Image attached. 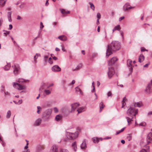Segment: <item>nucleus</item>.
Returning <instances> with one entry per match:
<instances>
[{
  "label": "nucleus",
  "instance_id": "nucleus-19",
  "mask_svg": "<svg viewBox=\"0 0 152 152\" xmlns=\"http://www.w3.org/2000/svg\"><path fill=\"white\" fill-rule=\"evenodd\" d=\"M85 109L86 107H79L77 110V111L78 112V113H79L84 111L85 110Z\"/></svg>",
  "mask_w": 152,
  "mask_h": 152
},
{
  "label": "nucleus",
  "instance_id": "nucleus-1",
  "mask_svg": "<svg viewBox=\"0 0 152 152\" xmlns=\"http://www.w3.org/2000/svg\"><path fill=\"white\" fill-rule=\"evenodd\" d=\"M121 47V43L117 41H113L107 46L106 51V56L107 57L112 53V52L119 50Z\"/></svg>",
  "mask_w": 152,
  "mask_h": 152
},
{
  "label": "nucleus",
  "instance_id": "nucleus-35",
  "mask_svg": "<svg viewBox=\"0 0 152 152\" xmlns=\"http://www.w3.org/2000/svg\"><path fill=\"white\" fill-rule=\"evenodd\" d=\"M149 147H148V148L147 149H142V150H141L140 152H149Z\"/></svg>",
  "mask_w": 152,
  "mask_h": 152
},
{
  "label": "nucleus",
  "instance_id": "nucleus-54",
  "mask_svg": "<svg viewBox=\"0 0 152 152\" xmlns=\"http://www.w3.org/2000/svg\"><path fill=\"white\" fill-rule=\"evenodd\" d=\"M17 19L18 20H22V18L20 16L18 15L17 16Z\"/></svg>",
  "mask_w": 152,
  "mask_h": 152
},
{
  "label": "nucleus",
  "instance_id": "nucleus-41",
  "mask_svg": "<svg viewBox=\"0 0 152 152\" xmlns=\"http://www.w3.org/2000/svg\"><path fill=\"white\" fill-rule=\"evenodd\" d=\"M59 152H69L66 149H61L60 151Z\"/></svg>",
  "mask_w": 152,
  "mask_h": 152
},
{
  "label": "nucleus",
  "instance_id": "nucleus-46",
  "mask_svg": "<svg viewBox=\"0 0 152 152\" xmlns=\"http://www.w3.org/2000/svg\"><path fill=\"white\" fill-rule=\"evenodd\" d=\"M146 125V123L145 122H143L142 123H141L139 125L141 126H145Z\"/></svg>",
  "mask_w": 152,
  "mask_h": 152
},
{
  "label": "nucleus",
  "instance_id": "nucleus-12",
  "mask_svg": "<svg viewBox=\"0 0 152 152\" xmlns=\"http://www.w3.org/2000/svg\"><path fill=\"white\" fill-rule=\"evenodd\" d=\"M58 148L57 145H54L51 148L50 152H58Z\"/></svg>",
  "mask_w": 152,
  "mask_h": 152
},
{
  "label": "nucleus",
  "instance_id": "nucleus-9",
  "mask_svg": "<svg viewBox=\"0 0 152 152\" xmlns=\"http://www.w3.org/2000/svg\"><path fill=\"white\" fill-rule=\"evenodd\" d=\"M132 61L130 59L128 60L127 61V66L129 68V70L130 73H131L132 72L133 68L132 67L131 63Z\"/></svg>",
  "mask_w": 152,
  "mask_h": 152
},
{
  "label": "nucleus",
  "instance_id": "nucleus-36",
  "mask_svg": "<svg viewBox=\"0 0 152 152\" xmlns=\"http://www.w3.org/2000/svg\"><path fill=\"white\" fill-rule=\"evenodd\" d=\"M11 115V113L10 111V110H8L7 111V115H6L7 118H9L10 117Z\"/></svg>",
  "mask_w": 152,
  "mask_h": 152
},
{
  "label": "nucleus",
  "instance_id": "nucleus-48",
  "mask_svg": "<svg viewBox=\"0 0 152 152\" xmlns=\"http://www.w3.org/2000/svg\"><path fill=\"white\" fill-rule=\"evenodd\" d=\"M101 15L99 13H98L97 14V17L99 19L101 18Z\"/></svg>",
  "mask_w": 152,
  "mask_h": 152
},
{
  "label": "nucleus",
  "instance_id": "nucleus-58",
  "mask_svg": "<svg viewBox=\"0 0 152 152\" xmlns=\"http://www.w3.org/2000/svg\"><path fill=\"white\" fill-rule=\"evenodd\" d=\"M104 34L105 38H106L107 37V33L106 31L105 30L104 31Z\"/></svg>",
  "mask_w": 152,
  "mask_h": 152
},
{
  "label": "nucleus",
  "instance_id": "nucleus-57",
  "mask_svg": "<svg viewBox=\"0 0 152 152\" xmlns=\"http://www.w3.org/2000/svg\"><path fill=\"white\" fill-rule=\"evenodd\" d=\"M61 48H62V50L64 51V52H65L66 51V50L65 49H64V46L63 45H62V46H61Z\"/></svg>",
  "mask_w": 152,
  "mask_h": 152
},
{
  "label": "nucleus",
  "instance_id": "nucleus-60",
  "mask_svg": "<svg viewBox=\"0 0 152 152\" xmlns=\"http://www.w3.org/2000/svg\"><path fill=\"white\" fill-rule=\"evenodd\" d=\"M117 85L118 86H120L121 87H123V85H122V84L119 85L118 83H117Z\"/></svg>",
  "mask_w": 152,
  "mask_h": 152
},
{
  "label": "nucleus",
  "instance_id": "nucleus-51",
  "mask_svg": "<svg viewBox=\"0 0 152 152\" xmlns=\"http://www.w3.org/2000/svg\"><path fill=\"white\" fill-rule=\"evenodd\" d=\"M4 87H3V86H1V92H4Z\"/></svg>",
  "mask_w": 152,
  "mask_h": 152
},
{
  "label": "nucleus",
  "instance_id": "nucleus-52",
  "mask_svg": "<svg viewBox=\"0 0 152 152\" xmlns=\"http://www.w3.org/2000/svg\"><path fill=\"white\" fill-rule=\"evenodd\" d=\"M75 89L76 91H79L81 90L80 89L78 86L77 87L75 88Z\"/></svg>",
  "mask_w": 152,
  "mask_h": 152
},
{
  "label": "nucleus",
  "instance_id": "nucleus-8",
  "mask_svg": "<svg viewBox=\"0 0 152 152\" xmlns=\"http://www.w3.org/2000/svg\"><path fill=\"white\" fill-rule=\"evenodd\" d=\"M118 60V59L116 57H114L112 58L111 59L108 61V64L109 66H111L114 64L115 62Z\"/></svg>",
  "mask_w": 152,
  "mask_h": 152
},
{
  "label": "nucleus",
  "instance_id": "nucleus-29",
  "mask_svg": "<svg viewBox=\"0 0 152 152\" xmlns=\"http://www.w3.org/2000/svg\"><path fill=\"white\" fill-rule=\"evenodd\" d=\"M52 113V110L48 109L45 111L46 114L48 115H50Z\"/></svg>",
  "mask_w": 152,
  "mask_h": 152
},
{
  "label": "nucleus",
  "instance_id": "nucleus-13",
  "mask_svg": "<svg viewBox=\"0 0 152 152\" xmlns=\"http://www.w3.org/2000/svg\"><path fill=\"white\" fill-rule=\"evenodd\" d=\"M42 119L39 118L37 119L34 122V125L35 126H39L41 123Z\"/></svg>",
  "mask_w": 152,
  "mask_h": 152
},
{
  "label": "nucleus",
  "instance_id": "nucleus-47",
  "mask_svg": "<svg viewBox=\"0 0 152 152\" xmlns=\"http://www.w3.org/2000/svg\"><path fill=\"white\" fill-rule=\"evenodd\" d=\"M107 96L108 97H112V94L110 91H109L107 93Z\"/></svg>",
  "mask_w": 152,
  "mask_h": 152
},
{
  "label": "nucleus",
  "instance_id": "nucleus-18",
  "mask_svg": "<svg viewBox=\"0 0 152 152\" xmlns=\"http://www.w3.org/2000/svg\"><path fill=\"white\" fill-rule=\"evenodd\" d=\"M147 138L149 140L148 142H152V133L150 132L147 136Z\"/></svg>",
  "mask_w": 152,
  "mask_h": 152
},
{
  "label": "nucleus",
  "instance_id": "nucleus-37",
  "mask_svg": "<svg viewBox=\"0 0 152 152\" xmlns=\"http://www.w3.org/2000/svg\"><path fill=\"white\" fill-rule=\"evenodd\" d=\"M125 129V128H123L122 129L120 130H119L117 131L116 133L115 134L117 135L120 133H121V132H123L124 131Z\"/></svg>",
  "mask_w": 152,
  "mask_h": 152
},
{
  "label": "nucleus",
  "instance_id": "nucleus-7",
  "mask_svg": "<svg viewBox=\"0 0 152 152\" xmlns=\"http://www.w3.org/2000/svg\"><path fill=\"white\" fill-rule=\"evenodd\" d=\"M152 91V80L151 81L150 83H149L146 87L145 91L148 94H150Z\"/></svg>",
  "mask_w": 152,
  "mask_h": 152
},
{
  "label": "nucleus",
  "instance_id": "nucleus-26",
  "mask_svg": "<svg viewBox=\"0 0 152 152\" xmlns=\"http://www.w3.org/2000/svg\"><path fill=\"white\" fill-rule=\"evenodd\" d=\"M121 28L119 25H118L115 26L113 30V32H114L115 31H119L120 30Z\"/></svg>",
  "mask_w": 152,
  "mask_h": 152
},
{
  "label": "nucleus",
  "instance_id": "nucleus-45",
  "mask_svg": "<svg viewBox=\"0 0 152 152\" xmlns=\"http://www.w3.org/2000/svg\"><path fill=\"white\" fill-rule=\"evenodd\" d=\"M54 112L57 113L58 112V110L57 107H55L53 109Z\"/></svg>",
  "mask_w": 152,
  "mask_h": 152
},
{
  "label": "nucleus",
  "instance_id": "nucleus-49",
  "mask_svg": "<svg viewBox=\"0 0 152 152\" xmlns=\"http://www.w3.org/2000/svg\"><path fill=\"white\" fill-rule=\"evenodd\" d=\"M127 139L129 141H130L131 139V136L130 134H129L127 137Z\"/></svg>",
  "mask_w": 152,
  "mask_h": 152
},
{
  "label": "nucleus",
  "instance_id": "nucleus-16",
  "mask_svg": "<svg viewBox=\"0 0 152 152\" xmlns=\"http://www.w3.org/2000/svg\"><path fill=\"white\" fill-rule=\"evenodd\" d=\"M80 147L82 149H85L87 147L85 140H83L82 143L80 145Z\"/></svg>",
  "mask_w": 152,
  "mask_h": 152
},
{
  "label": "nucleus",
  "instance_id": "nucleus-59",
  "mask_svg": "<svg viewBox=\"0 0 152 152\" xmlns=\"http://www.w3.org/2000/svg\"><path fill=\"white\" fill-rule=\"evenodd\" d=\"M124 16H122V17H121V18H119V21H121L123 19H124Z\"/></svg>",
  "mask_w": 152,
  "mask_h": 152
},
{
  "label": "nucleus",
  "instance_id": "nucleus-28",
  "mask_svg": "<svg viewBox=\"0 0 152 152\" xmlns=\"http://www.w3.org/2000/svg\"><path fill=\"white\" fill-rule=\"evenodd\" d=\"M144 56L142 54H141L140 55L139 57L138 61L139 62H141L144 60Z\"/></svg>",
  "mask_w": 152,
  "mask_h": 152
},
{
  "label": "nucleus",
  "instance_id": "nucleus-55",
  "mask_svg": "<svg viewBox=\"0 0 152 152\" xmlns=\"http://www.w3.org/2000/svg\"><path fill=\"white\" fill-rule=\"evenodd\" d=\"M54 85V84L53 83H51V84H50L48 87V88H49V87L53 86Z\"/></svg>",
  "mask_w": 152,
  "mask_h": 152
},
{
  "label": "nucleus",
  "instance_id": "nucleus-22",
  "mask_svg": "<svg viewBox=\"0 0 152 152\" xmlns=\"http://www.w3.org/2000/svg\"><path fill=\"white\" fill-rule=\"evenodd\" d=\"M58 38L60 40L63 41H66L67 40L66 37L64 35L59 36L58 37Z\"/></svg>",
  "mask_w": 152,
  "mask_h": 152
},
{
  "label": "nucleus",
  "instance_id": "nucleus-42",
  "mask_svg": "<svg viewBox=\"0 0 152 152\" xmlns=\"http://www.w3.org/2000/svg\"><path fill=\"white\" fill-rule=\"evenodd\" d=\"M48 58V56H44V60L45 63H46L47 61V59Z\"/></svg>",
  "mask_w": 152,
  "mask_h": 152
},
{
  "label": "nucleus",
  "instance_id": "nucleus-30",
  "mask_svg": "<svg viewBox=\"0 0 152 152\" xmlns=\"http://www.w3.org/2000/svg\"><path fill=\"white\" fill-rule=\"evenodd\" d=\"M28 142L26 143V145L24 147V150L23 152H30V151L28 149Z\"/></svg>",
  "mask_w": 152,
  "mask_h": 152
},
{
  "label": "nucleus",
  "instance_id": "nucleus-5",
  "mask_svg": "<svg viewBox=\"0 0 152 152\" xmlns=\"http://www.w3.org/2000/svg\"><path fill=\"white\" fill-rule=\"evenodd\" d=\"M13 67V73L15 75H17L19 72L20 68L18 64H14Z\"/></svg>",
  "mask_w": 152,
  "mask_h": 152
},
{
  "label": "nucleus",
  "instance_id": "nucleus-6",
  "mask_svg": "<svg viewBox=\"0 0 152 152\" xmlns=\"http://www.w3.org/2000/svg\"><path fill=\"white\" fill-rule=\"evenodd\" d=\"M115 73L114 68L111 66L108 67V72H107L108 77L110 78Z\"/></svg>",
  "mask_w": 152,
  "mask_h": 152
},
{
  "label": "nucleus",
  "instance_id": "nucleus-38",
  "mask_svg": "<svg viewBox=\"0 0 152 152\" xmlns=\"http://www.w3.org/2000/svg\"><path fill=\"white\" fill-rule=\"evenodd\" d=\"M37 112L38 114H39L40 113V111L42 110V108L40 106H38L37 107Z\"/></svg>",
  "mask_w": 152,
  "mask_h": 152
},
{
  "label": "nucleus",
  "instance_id": "nucleus-44",
  "mask_svg": "<svg viewBox=\"0 0 152 152\" xmlns=\"http://www.w3.org/2000/svg\"><path fill=\"white\" fill-rule=\"evenodd\" d=\"M125 97H124L123 99V103H122V107H124V105L126 104L125 102H124V100L125 99Z\"/></svg>",
  "mask_w": 152,
  "mask_h": 152
},
{
  "label": "nucleus",
  "instance_id": "nucleus-63",
  "mask_svg": "<svg viewBox=\"0 0 152 152\" xmlns=\"http://www.w3.org/2000/svg\"><path fill=\"white\" fill-rule=\"evenodd\" d=\"M120 34L121 36L123 37L124 36V32L122 31H121L120 32Z\"/></svg>",
  "mask_w": 152,
  "mask_h": 152
},
{
  "label": "nucleus",
  "instance_id": "nucleus-10",
  "mask_svg": "<svg viewBox=\"0 0 152 152\" xmlns=\"http://www.w3.org/2000/svg\"><path fill=\"white\" fill-rule=\"evenodd\" d=\"M79 106V104L78 103H75L72 104L71 105V112L75 111L76 108Z\"/></svg>",
  "mask_w": 152,
  "mask_h": 152
},
{
  "label": "nucleus",
  "instance_id": "nucleus-43",
  "mask_svg": "<svg viewBox=\"0 0 152 152\" xmlns=\"http://www.w3.org/2000/svg\"><path fill=\"white\" fill-rule=\"evenodd\" d=\"M25 5V4L24 3H22L19 6V7L20 8H23Z\"/></svg>",
  "mask_w": 152,
  "mask_h": 152
},
{
  "label": "nucleus",
  "instance_id": "nucleus-2",
  "mask_svg": "<svg viewBox=\"0 0 152 152\" xmlns=\"http://www.w3.org/2000/svg\"><path fill=\"white\" fill-rule=\"evenodd\" d=\"M127 114L129 116L126 117L127 121L129 125L131 123V121L132 120L133 116H135L138 113V110L135 108L131 106L127 110Z\"/></svg>",
  "mask_w": 152,
  "mask_h": 152
},
{
  "label": "nucleus",
  "instance_id": "nucleus-56",
  "mask_svg": "<svg viewBox=\"0 0 152 152\" xmlns=\"http://www.w3.org/2000/svg\"><path fill=\"white\" fill-rule=\"evenodd\" d=\"M48 61L49 63L50 64H52L53 63V61L52 60H48Z\"/></svg>",
  "mask_w": 152,
  "mask_h": 152
},
{
  "label": "nucleus",
  "instance_id": "nucleus-14",
  "mask_svg": "<svg viewBox=\"0 0 152 152\" xmlns=\"http://www.w3.org/2000/svg\"><path fill=\"white\" fill-rule=\"evenodd\" d=\"M82 64H78L75 68H72V70L73 71H78L80 69L82 68Z\"/></svg>",
  "mask_w": 152,
  "mask_h": 152
},
{
  "label": "nucleus",
  "instance_id": "nucleus-27",
  "mask_svg": "<svg viewBox=\"0 0 152 152\" xmlns=\"http://www.w3.org/2000/svg\"><path fill=\"white\" fill-rule=\"evenodd\" d=\"M60 10L61 11V13H62V14H63L64 15L69 14L70 13V12L69 11H66L65 10L63 9Z\"/></svg>",
  "mask_w": 152,
  "mask_h": 152
},
{
  "label": "nucleus",
  "instance_id": "nucleus-64",
  "mask_svg": "<svg viewBox=\"0 0 152 152\" xmlns=\"http://www.w3.org/2000/svg\"><path fill=\"white\" fill-rule=\"evenodd\" d=\"M75 80H73L72 82V83H71V84H72L73 85L75 83Z\"/></svg>",
  "mask_w": 152,
  "mask_h": 152
},
{
  "label": "nucleus",
  "instance_id": "nucleus-17",
  "mask_svg": "<svg viewBox=\"0 0 152 152\" xmlns=\"http://www.w3.org/2000/svg\"><path fill=\"white\" fill-rule=\"evenodd\" d=\"M100 140H102V139L101 138H98L97 137H94L92 139L93 142L94 143H98Z\"/></svg>",
  "mask_w": 152,
  "mask_h": 152
},
{
  "label": "nucleus",
  "instance_id": "nucleus-4",
  "mask_svg": "<svg viewBox=\"0 0 152 152\" xmlns=\"http://www.w3.org/2000/svg\"><path fill=\"white\" fill-rule=\"evenodd\" d=\"M79 134L78 131H76L75 132H67L66 135L67 138L69 140H73L76 138Z\"/></svg>",
  "mask_w": 152,
  "mask_h": 152
},
{
  "label": "nucleus",
  "instance_id": "nucleus-23",
  "mask_svg": "<svg viewBox=\"0 0 152 152\" xmlns=\"http://www.w3.org/2000/svg\"><path fill=\"white\" fill-rule=\"evenodd\" d=\"M142 103L141 102L134 103V107H140L142 106Z\"/></svg>",
  "mask_w": 152,
  "mask_h": 152
},
{
  "label": "nucleus",
  "instance_id": "nucleus-32",
  "mask_svg": "<svg viewBox=\"0 0 152 152\" xmlns=\"http://www.w3.org/2000/svg\"><path fill=\"white\" fill-rule=\"evenodd\" d=\"M10 67V64H7L5 66L4 69L6 70H8L9 69Z\"/></svg>",
  "mask_w": 152,
  "mask_h": 152
},
{
  "label": "nucleus",
  "instance_id": "nucleus-61",
  "mask_svg": "<svg viewBox=\"0 0 152 152\" xmlns=\"http://www.w3.org/2000/svg\"><path fill=\"white\" fill-rule=\"evenodd\" d=\"M9 29L11 30L12 28V25L10 24L9 25Z\"/></svg>",
  "mask_w": 152,
  "mask_h": 152
},
{
  "label": "nucleus",
  "instance_id": "nucleus-24",
  "mask_svg": "<svg viewBox=\"0 0 152 152\" xmlns=\"http://www.w3.org/2000/svg\"><path fill=\"white\" fill-rule=\"evenodd\" d=\"M6 1L7 0H0V7L4 6Z\"/></svg>",
  "mask_w": 152,
  "mask_h": 152
},
{
  "label": "nucleus",
  "instance_id": "nucleus-25",
  "mask_svg": "<svg viewBox=\"0 0 152 152\" xmlns=\"http://www.w3.org/2000/svg\"><path fill=\"white\" fill-rule=\"evenodd\" d=\"M11 14L12 12H7V17L8 20L10 22H11L12 21L11 20Z\"/></svg>",
  "mask_w": 152,
  "mask_h": 152
},
{
  "label": "nucleus",
  "instance_id": "nucleus-62",
  "mask_svg": "<svg viewBox=\"0 0 152 152\" xmlns=\"http://www.w3.org/2000/svg\"><path fill=\"white\" fill-rule=\"evenodd\" d=\"M18 103H19V104H21L22 103V100H19Z\"/></svg>",
  "mask_w": 152,
  "mask_h": 152
},
{
  "label": "nucleus",
  "instance_id": "nucleus-3",
  "mask_svg": "<svg viewBox=\"0 0 152 152\" xmlns=\"http://www.w3.org/2000/svg\"><path fill=\"white\" fill-rule=\"evenodd\" d=\"M17 82H13L12 83V86L14 88L17 89L18 90H23L25 88V87L24 86L21 85L18 83V82H23L28 81V80H25L22 78H19L16 80Z\"/></svg>",
  "mask_w": 152,
  "mask_h": 152
},
{
  "label": "nucleus",
  "instance_id": "nucleus-53",
  "mask_svg": "<svg viewBox=\"0 0 152 152\" xmlns=\"http://www.w3.org/2000/svg\"><path fill=\"white\" fill-rule=\"evenodd\" d=\"M145 51H147L148 50H146L145 48H144L142 47L141 48V51L143 52Z\"/></svg>",
  "mask_w": 152,
  "mask_h": 152
},
{
  "label": "nucleus",
  "instance_id": "nucleus-34",
  "mask_svg": "<svg viewBox=\"0 0 152 152\" xmlns=\"http://www.w3.org/2000/svg\"><path fill=\"white\" fill-rule=\"evenodd\" d=\"M40 54L39 53H36V55L34 56V59L35 60V62H36V60L37 59L38 57L40 56Z\"/></svg>",
  "mask_w": 152,
  "mask_h": 152
},
{
  "label": "nucleus",
  "instance_id": "nucleus-11",
  "mask_svg": "<svg viewBox=\"0 0 152 152\" xmlns=\"http://www.w3.org/2000/svg\"><path fill=\"white\" fill-rule=\"evenodd\" d=\"M52 70L54 72H59L61 70V68L57 65L54 66L52 68Z\"/></svg>",
  "mask_w": 152,
  "mask_h": 152
},
{
  "label": "nucleus",
  "instance_id": "nucleus-15",
  "mask_svg": "<svg viewBox=\"0 0 152 152\" xmlns=\"http://www.w3.org/2000/svg\"><path fill=\"white\" fill-rule=\"evenodd\" d=\"M132 8L129 4L128 3L125 4L124 7V8L125 10H127L129 9H130Z\"/></svg>",
  "mask_w": 152,
  "mask_h": 152
},
{
  "label": "nucleus",
  "instance_id": "nucleus-39",
  "mask_svg": "<svg viewBox=\"0 0 152 152\" xmlns=\"http://www.w3.org/2000/svg\"><path fill=\"white\" fill-rule=\"evenodd\" d=\"M45 92L46 95H49L51 93V91L48 90H45Z\"/></svg>",
  "mask_w": 152,
  "mask_h": 152
},
{
  "label": "nucleus",
  "instance_id": "nucleus-20",
  "mask_svg": "<svg viewBox=\"0 0 152 152\" xmlns=\"http://www.w3.org/2000/svg\"><path fill=\"white\" fill-rule=\"evenodd\" d=\"M76 143V142L75 141L72 145V148L75 152L76 151L77 148Z\"/></svg>",
  "mask_w": 152,
  "mask_h": 152
},
{
  "label": "nucleus",
  "instance_id": "nucleus-31",
  "mask_svg": "<svg viewBox=\"0 0 152 152\" xmlns=\"http://www.w3.org/2000/svg\"><path fill=\"white\" fill-rule=\"evenodd\" d=\"M104 106H105L103 104V103L102 102H101L99 104L100 112L102 111V109H103L104 107Z\"/></svg>",
  "mask_w": 152,
  "mask_h": 152
},
{
  "label": "nucleus",
  "instance_id": "nucleus-40",
  "mask_svg": "<svg viewBox=\"0 0 152 152\" xmlns=\"http://www.w3.org/2000/svg\"><path fill=\"white\" fill-rule=\"evenodd\" d=\"M3 31H5V32L4 33V35L5 36H6L7 35L9 34L10 33V32L9 31L4 30Z\"/></svg>",
  "mask_w": 152,
  "mask_h": 152
},
{
  "label": "nucleus",
  "instance_id": "nucleus-21",
  "mask_svg": "<svg viewBox=\"0 0 152 152\" xmlns=\"http://www.w3.org/2000/svg\"><path fill=\"white\" fill-rule=\"evenodd\" d=\"M62 116L60 115H57L55 117V120L56 121H60L62 118Z\"/></svg>",
  "mask_w": 152,
  "mask_h": 152
},
{
  "label": "nucleus",
  "instance_id": "nucleus-33",
  "mask_svg": "<svg viewBox=\"0 0 152 152\" xmlns=\"http://www.w3.org/2000/svg\"><path fill=\"white\" fill-rule=\"evenodd\" d=\"M88 4L90 6V7L93 10H95V7L94 4L90 2H89Z\"/></svg>",
  "mask_w": 152,
  "mask_h": 152
},
{
  "label": "nucleus",
  "instance_id": "nucleus-50",
  "mask_svg": "<svg viewBox=\"0 0 152 152\" xmlns=\"http://www.w3.org/2000/svg\"><path fill=\"white\" fill-rule=\"evenodd\" d=\"M40 29H42L43 28V27H44V26L43 25V23L42 22H40Z\"/></svg>",
  "mask_w": 152,
  "mask_h": 152
}]
</instances>
